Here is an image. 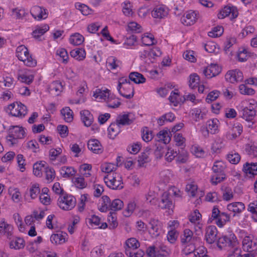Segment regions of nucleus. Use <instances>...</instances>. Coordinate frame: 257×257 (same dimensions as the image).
Wrapping results in <instances>:
<instances>
[{
	"label": "nucleus",
	"instance_id": "09e8293b",
	"mask_svg": "<svg viewBox=\"0 0 257 257\" xmlns=\"http://www.w3.org/2000/svg\"><path fill=\"white\" fill-rule=\"evenodd\" d=\"M226 159L231 164H237L240 160V156L236 151H231L227 155Z\"/></svg>",
	"mask_w": 257,
	"mask_h": 257
},
{
	"label": "nucleus",
	"instance_id": "f03ea898",
	"mask_svg": "<svg viewBox=\"0 0 257 257\" xmlns=\"http://www.w3.org/2000/svg\"><path fill=\"white\" fill-rule=\"evenodd\" d=\"M104 181L108 187L113 190H120L123 187L121 176L118 173L108 174L104 177Z\"/></svg>",
	"mask_w": 257,
	"mask_h": 257
},
{
	"label": "nucleus",
	"instance_id": "b1692460",
	"mask_svg": "<svg viewBox=\"0 0 257 257\" xmlns=\"http://www.w3.org/2000/svg\"><path fill=\"white\" fill-rule=\"evenodd\" d=\"M110 94V91L107 88L96 89L93 92V96L99 101L105 102Z\"/></svg>",
	"mask_w": 257,
	"mask_h": 257
},
{
	"label": "nucleus",
	"instance_id": "49530a36",
	"mask_svg": "<svg viewBox=\"0 0 257 257\" xmlns=\"http://www.w3.org/2000/svg\"><path fill=\"white\" fill-rule=\"evenodd\" d=\"M206 111L199 108H195L191 111V114L196 121H198L200 119H203L206 115Z\"/></svg>",
	"mask_w": 257,
	"mask_h": 257
},
{
	"label": "nucleus",
	"instance_id": "6ab92c4d",
	"mask_svg": "<svg viewBox=\"0 0 257 257\" xmlns=\"http://www.w3.org/2000/svg\"><path fill=\"white\" fill-rule=\"evenodd\" d=\"M173 206L172 200L169 196V193L167 192H164L159 202V207L162 209H170Z\"/></svg>",
	"mask_w": 257,
	"mask_h": 257
},
{
	"label": "nucleus",
	"instance_id": "37998d69",
	"mask_svg": "<svg viewBox=\"0 0 257 257\" xmlns=\"http://www.w3.org/2000/svg\"><path fill=\"white\" fill-rule=\"evenodd\" d=\"M84 41V37L82 35L77 33L71 35L69 38L70 43L74 46H77L82 44Z\"/></svg>",
	"mask_w": 257,
	"mask_h": 257
},
{
	"label": "nucleus",
	"instance_id": "338daca9",
	"mask_svg": "<svg viewBox=\"0 0 257 257\" xmlns=\"http://www.w3.org/2000/svg\"><path fill=\"white\" fill-rule=\"evenodd\" d=\"M224 147V143L222 139L218 138L216 140L215 142L212 144L211 150L214 153H219L220 151Z\"/></svg>",
	"mask_w": 257,
	"mask_h": 257
},
{
	"label": "nucleus",
	"instance_id": "a878e982",
	"mask_svg": "<svg viewBox=\"0 0 257 257\" xmlns=\"http://www.w3.org/2000/svg\"><path fill=\"white\" fill-rule=\"evenodd\" d=\"M168 14L167 8L163 6L156 7L152 12V15L155 18L162 19L166 17Z\"/></svg>",
	"mask_w": 257,
	"mask_h": 257
},
{
	"label": "nucleus",
	"instance_id": "a19ab883",
	"mask_svg": "<svg viewBox=\"0 0 257 257\" xmlns=\"http://www.w3.org/2000/svg\"><path fill=\"white\" fill-rule=\"evenodd\" d=\"M70 55L76 60L81 61L85 58L86 53L83 49L76 48L70 52Z\"/></svg>",
	"mask_w": 257,
	"mask_h": 257
},
{
	"label": "nucleus",
	"instance_id": "680f3d73",
	"mask_svg": "<svg viewBox=\"0 0 257 257\" xmlns=\"http://www.w3.org/2000/svg\"><path fill=\"white\" fill-rule=\"evenodd\" d=\"M200 82L199 76L196 73H193L189 76V85L194 89L197 87Z\"/></svg>",
	"mask_w": 257,
	"mask_h": 257
},
{
	"label": "nucleus",
	"instance_id": "c85d7f7f",
	"mask_svg": "<svg viewBox=\"0 0 257 257\" xmlns=\"http://www.w3.org/2000/svg\"><path fill=\"white\" fill-rule=\"evenodd\" d=\"M110 199L107 196H102L99 200L98 205L99 210L102 212H105L110 210Z\"/></svg>",
	"mask_w": 257,
	"mask_h": 257
},
{
	"label": "nucleus",
	"instance_id": "bf43d9fd",
	"mask_svg": "<svg viewBox=\"0 0 257 257\" xmlns=\"http://www.w3.org/2000/svg\"><path fill=\"white\" fill-rule=\"evenodd\" d=\"M56 55L60 57L59 61L64 63L68 62L69 57L67 51L64 48L58 49L56 51Z\"/></svg>",
	"mask_w": 257,
	"mask_h": 257
},
{
	"label": "nucleus",
	"instance_id": "4d7b16f0",
	"mask_svg": "<svg viewBox=\"0 0 257 257\" xmlns=\"http://www.w3.org/2000/svg\"><path fill=\"white\" fill-rule=\"evenodd\" d=\"M40 192L39 186L37 183L32 184L28 191V193L32 199L36 198Z\"/></svg>",
	"mask_w": 257,
	"mask_h": 257
},
{
	"label": "nucleus",
	"instance_id": "c9c22d12",
	"mask_svg": "<svg viewBox=\"0 0 257 257\" xmlns=\"http://www.w3.org/2000/svg\"><path fill=\"white\" fill-rule=\"evenodd\" d=\"M125 252L126 250H128V251H131V250H134L137 248H138L140 244L139 241L134 237H131L127 239L125 242Z\"/></svg>",
	"mask_w": 257,
	"mask_h": 257
},
{
	"label": "nucleus",
	"instance_id": "ddd939ff",
	"mask_svg": "<svg viewBox=\"0 0 257 257\" xmlns=\"http://www.w3.org/2000/svg\"><path fill=\"white\" fill-rule=\"evenodd\" d=\"M221 71V68L217 64H211L204 67L202 73L207 78H211L218 75Z\"/></svg>",
	"mask_w": 257,
	"mask_h": 257
},
{
	"label": "nucleus",
	"instance_id": "bb28decb",
	"mask_svg": "<svg viewBox=\"0 0 257 257\" xmlns=\"http://www.w3.org/2000/svg\"><path fill=\"white\" fill-rule=\"evenodd\" d=\"M12 16L15 19L18 20H23L28 16V12L27 10L23 7H18L12 9L11 10Z\"/></svg>",
	"mask_w": 257,
	"mask_h": 257
},
{
	"label": "nucleus",
	"instance_id": "5701e85b",
	"mask_svg": "<svg viewBox=\"0 0 257 257\" xmlns=\"http://www.w3.org/2000/svg\"><path fill=\"white\" fill-rule=\"evenodd\" d=\"M119 93L126 98H131L134 95L133 85L131 83L122 87H117Z\"/></svg>",
	"mask_w": 257,
	"mask_h": 257
},
{
	"label": "nucleus",
	"instance_id": "e2e57ef3",
	"mask_svg": "<svg viewBox=\"0 0 257 257\" xmlns=\"http://www.w3.org/2000/svg\"><path fill=\"white\" fill-rule=\"evenodd\" d=\"M18 79L22 82L30 84L33 81L34 76L33 75L25 72L19 74L18 76Z\"/></svg>",
	"mask_w": 257,
	"mask_h": 257
},
{
	"label": "nucleus",
	"instance_id": "2eb2a0df",
	"mask_svg": "<svg viewBox=\"0 0 257 257\" xmlns=\"http://www.w3.org/2000/svg\"><path fill=\"white\" fill-rule=\"evenodd\" d=\"M217 230L214 225H210L205 230V239L206 242L212 244L216 240Z\"/></svg>",
	"mask_w": 257,
	"mask_h": 257
},
{
	"label": "nucleus",
	"instance_id": "c03bdc74",
	"mask_svg": "<svg viewBox=\"0 0 257 257\" xmlns=\"http://www.w3.org/2000/svg\"><path fill=\"white\" fill-rule=\"evenodd\" d=\"M130 79L137 84L144 83L146 82V78L141 73L137 72H132L129 75Z\"/></svg>",
	"mask_w": 257,
	"mask_h": 257
},
{
	"label": "nucleus",
	"instance_id": "5fc2aeb1",
	"mask_svg": "<svg viewBox=\"0 0 257 257\" xmlns=\"http://www.w3.org/2000/svg\"><path fill=\"white\" fill-rule=\"evenodd\" d=\"M226 179L225 174L213 173L211 176V182L213 185H217Z\"/></svg>",
	"mask_w": 257,
	"mask_h": 257
},
{
	"label": "nucleus",
	"instance_id": "72a5a7b5",
	"mask_svg": "<svg viewBox=\"0 0 257 257\" xmlns=\"http://www.w3.org/2000/svg\"><path fill=\"white\" fill-rule=\"evenodd\" d=\"M105 103L108 107L114 109L119 107L121 104L120 99L112 93L109 95Z\"/></svg>",
	"mask_w": 257,
	"mask_h": 257
},
{
	"label": "nucleus",
	"instance_id": "393cba45",
	"mask_svg": "<svg viewBox=\"0 0 257 257\" xmlns=\"http://www.w3.org/2000/svg\"><path fill=\"white\" fill-rule=\"evenodd\" d=\"M242 171L249 177L257 175V163L246 162L243 166Z\"/></svg>",
	"mask_w": 257,
	"mask_h": 257
},
{
	"label": "nucleus",
	"instance_id": "39448f33",
	"mask_svg": "<svg viewBox=\"0 0 257 257\" xmlns=\"http://www.w3.org/2000/svg\"><path fill=\"white\" fill-rule=\"evenodd\" d=\"M230 215L227 213L220 212L218 208L214 207L212 210L211 218L215 220V223L220 228L223 227L230 221Z\"/></svg>",
	"mask_w": 257,
	"mask_h": 257
},
{
	"label": "nucleus",
	"instance_id": "e433bc0d",
	"mask_svg": "<svg viewBox=\"0 0 257 257\" xmlns=\"http://www.w3.org/2000/svg\"><path fill=\"white\" fill-rule=\"evenodd\" d=\"M173 177L171 171L169 170H164L160 174V182L164 184L170 183L173 179Z\"/></svg>",
	"mask_w": 257,
	"mask_h": 257
},
{
	"label": "nucleus",
	"instance_id": "0eeeda50",
	"mask_svg": "<svg viewBox=\"0 0 257 257\" xmlns=\"http://www.w3.org/2000/svg\"><path fill=\"white\" fill-rule=\"evenodd\" d=\"M10 113L14 116L24 117L27 113V107L21 102H16L8 106Z\"/></svg>",
	"mask_w": 257,
	"mask_h": 257
},
{
	"label": "nucleus",
	"instance_id": "13d9d810",
	"mask_svg": "<svg viewBox=\"0 0 257 257\" xmlns=\"http://www.w3.org/2000/svg\"><path fill=\"white\" fill-rule=\"evenodd\" d=\"M21 61H22L24 64L28 67H34L37 65V60L30 53Z\"/></svg>",
	"mask_w": 257,
	"mask_h": 257
},
{
	"label": "nucleus",
	"instance_id": "69168bd1",
	"mask_svg": "<svg viewBox=\"0 0 257 257\" xmlns=\"http://www.w3.org/2000/svg\"><path fill=\"white\" fill-rule=\"evenodd\" d=\"M242 105L243 109H253L257 107V102L253 99L245 100L242 102Z\"/></svg>",
	"mask_w": 257,
	"mask_h": 257
},
{
	"label": "nucleus",
	"instance_id": "a211bd4d",
	"mask_svg": "<svg viewBox=\"0 0 257 257\" xmlns=\"http://www.w3.org/2000/svg\"><path fill=\"white\" fill-rule=\"evenodd\" d=\"M133 121V118L131 114L128 113L122 112L117 115L115 122L120 127L131 124Z\"/></svg>",
	"mask_w": 257,
	"mask_h": 257
},
{
	"label": "nucleus",
	"instance_id": "473e14b6",
	"mask_svg": "<svg viewBox=\"0 0 257 257\" xmlns=\"http://www.w3.org/2000/svg\"><path fill=\"white\" fill-rule=\"evenodd\" d=\"M121 127L115 122L111 123L107 128L108 137L114 139L121 132Z\"/></svg>",
	"mask_w": 257,
	"mask_h": 257
},
{
	"label": "nucleus",
	"instance_id": "dca6fc26",
	"mask_svg": "<svg viewBox=\"0 0 257 257\" xmlns=\"http://www.w3.org/2000/svg\"><path fill=\"white\" fill-rule=\"evenodd\" d=\"M245 205L241 202H234L227 205V210L233 213V216L240 214L245 210Z\"/></svg>",
	"mask_w": 257,
	"mask_h": 257
},
{
	"label": "nucleus",
	"instance_id": "603ef678",
	"mask_svg": "<svg viewBox=\"0 0 257 257\" xmlns=\"http://www.w3.org/2000/svg\"><path fill=\"white\" fill-rule=\"evenodd\" d=\"M64 119L67 122H71L73 119V111L68 107H65L61 110Z\"/></svg>",
	"mask_w": 257,
	"mask_h": 257
},
{
	"label": "nucleus",
	"instance_id": "58836bf2",
	"mask_svg": "<svg viewBox=\"0 0 257 257\" xmlns=\"http://www.w3.org/2000/svg\"><path fill=\"white\" fill-rule=\"evenodd\" d=\"M251 53L244 48H240L237 53L236 58L239 62H243L246 61L249 57H250Z\"/></svg>",
	"mask_w": 257,
	"mask_h": 257
},
{
	"label": "nucleus",
	"instance_id": "ea45409f",
	"mask_svg": "<svg viewBox=\"0 0 257 257\" xmlns=\"http://www.w3.org/2000/svg\"><path fill=\"white\" fill-rule=\"evenodd\" d=\"M142 42L144 45L151 46L157 43V40L155 39L154 36L151 34L145 33L142 35Z\"/></svg>",
	"mask_w": 257,
	"mask_h": 257
},
{
	"label": "nucleus",
	"instance_id": "6e6552de",
	"mask_svg": "<svg viewBox=\"0 0 257 257\" xmlns=\"http://www.w3.org/2000/svg\"><path fill=\"white\" fill-rule=\"evenodd\" d=\"M162 227L161 221L157 219H151L149 224V232L153 238H156L162 233Z\"/></svg>",
	"mask_w": 257,
	"mask_h": 257
},
{
	"label": "nucleus",
	"instance_id": "423d86ee",
	"mask_svg": "<svg viewBox=\"0 0 257 257\" xmlns=\"http://www.w3.org/2000/svg\"><path fill=\"white\" fill-rule=\"evenodd\" d=\"M30 13L33 19L38 21L46 20L49 16L48 10L43 6L38 5L32 7Z\"/></svg>",
	"mask_w": 257,
	"mask_h": 257
},
{
	"label": "nucleus",
	"instance_id": "4c0bfd02",
	"mask_svg": "<svg viewBox=\"0 0 257 257\" xmlns=\"http://www.w3.org/2000/svg\"><path fill=\"white\" fill-rule=\"evenodd\" d=\"M63 86L59 81H54L51 83L49 86L50 92L55 95H58L63 90Z\"/></svg>",
	"mask_w": 257,
	"mask_h": 257
},
{
	"label": "nucleus",
	"instance_id": "79ce46f5",
	"mask_svg": "<svg viewBox=\"0 0 257 257\" xmlns=\"http://www.w3.org/2000/svg\"><path fill=\"white\" fill-rule=\"evenodd\" d=\"M49 30V27L47 24L37 26L35 30L33 31L32 35L35 38H39L40 36L44 35Z\"/></svg>",
	"mask_w": 257,
	"mask_h": 257
},
{
	"label": "nucleus",
	"instance_id": "8fccbe9b",
	"mask_svg": "<svg viewBox=\"0 0 257 257\" xmlns=\"http://www.w3.org/2000/svg\"><path fill=\"white\" fill-rule=\"evenodd\" d=\"M27 48L24 45H20L17 48L16 56L20 61H21L29 54Z\"/></svg>",
	"mask_w": 257,
	"mask_h": 257
},
{
	"label": "nucleus",
	"instance_id": "c756f323",
	"mask_svg": "<svg viewBox=\"0 0 257 257\" xmlns=\"http://www.w3.org/2000/svg\"><path fill=\"white\" fill-rule=\"evenodd\" d=\"M47 165L45 161H40L35 163L33 165V174L34 175L39 177H41L43 172L45 171Z\"/></svg>",
	"mask_w": 257,
	"mask_h": 257
},
{
	"label": "nucleus",
	"instance_id": "cd10ccee",
	"mask_svg": "<svg viewBox=\"0 0 257 257\" xmlns=\"http://www.w3.org/2000/svg\"><path fill=\"white\" fill-rule=\"evenodd\" d=\"M81 119L84 125L88 127L90 126L93 122V116L91 112L88 110H83L80 112Z\"/></svg>",
	"mask_w": 257,
	"mask_h": 257
},
{
	"label": "nucleus",
	"instance_id": "20e7f679",
	"mask_svg": "<svg viewBox=\"0 0 257 257\" xmlns=\"http://www.w3.org/2000/svg\"><path fill=\"white\" fill-rule=\"evenodd\" d=\"M238 245L237 238L232 232H229L228 234L222 235L217 240V246L220 248L226 247L231 248Z\"/></svg>",
	"mask_w": 257,
	"mask_h": 257
},
{
	"label": "nucleus",
	"instance_id": "f257e3e1",
	"mask_svg": "<svg viewBox=\"0 0 257 257\" xmlns=\"http://www.w3.org/2000/svg\"><path fill=\"white\" fill-rule=\"evenodd\" d=\"M26 135L25 128L18 125L11 126L7 137V142L9 146H14L18 143V140L23 139Z\"/></svg>",
	"mask_w": 257,
	"mask_h": 257
},
{
	"label": "nucleus",
	"instance_id": "4be33fe9",
	"mask_svg": "<svg viewBox=\"0 0 257 257\" xmlns=\"http://www.w3.org/2000/svg\"><path fill=\"white\" fill-rule=\"evenodd\" d=\"M88 221L92 227H95L99 229H106L108 226L106 222H102L101 218L96 215H91L88 219Z\"/></svg>",
	"mask_w": 257,
	"mask_h": 257
},
{
	"label": "nucleus",
	"instance_id": "412c9836",
	"mask_svg": "<svg viewBox=\"0 0 257 257\" xmlns=\"http://www.w3.org/2000/svg\"><path fill=\"white\" fill-rule=\"evenodd\" d=\"M68 240V235L66 232H59L53 234L50 237L51 242L55 244H61L66 242Z\"/></svg>",
	"mask_w": 257,
	"mask_h": 257
},
{
	"label": "nucleus",
	"instance_id": "864d4df0",
	"mask_svg": "<svg viewBox=\"0 0 257 257\" xmlns=\"http://www.w3.org/2000/svg\"><path fill=\"white\" fill-rule=\"evenodd\" d=\"M12 229L11 225L6 222L4 219L0 220V234L9 235Z\"/></svg>",
	"mask_w": 257,
	"mask_h": 257
},
{
	"label": "nucleus",
	"instance_id": "1a4fd4ad",
	"mask_svg": "<svg viewBox=\"0 0 257 257\" xmlns=\"http://www.w3.org/2000/svg\"><path fill=\"white\" fill-rule=\"evenodd\" d=\"M186 191L189 196L198 198L195 202V204H200L201 201V198L203 196L204 193L201 191H198V187L195 183L191 182L188 184L186 187Z\"/></svg>",
	"mask_w": 257,
	"mask_h": 257
},
{
	"label": "nucleus",
	"instance_id": "7c9ffc66",
	"mask_svg": "<svg viewBox=\"0 0 257 257\" xmlns=\"http://www.w3.org/2000/svg\"><path fill=\"white\" fill-rule=\"evenodd\" d=\"M77 171L74 167L71 166H64L60 169L61 176L65 178H70L75 176Z\"/></svg>",
	"mask_w": 257,
	"mask_h": 257
},
{
	"label": "nucleus",
	"instance_id": "052dcab7",
	"mask_svg": "<svg viewBox=\"0 0 257 257\" xmlns=\"http://www.w3.org/2000/svg\"><path fill=\"white\" fill-rule=\"evenodd\" d=\"M117 167V165L111 163H104L101 166V170L102 172L109 173L115 171Z\"/></svg>",
	"mask_w": 257,
	"mask_h": 257
},
{
	"label": "nucleus",
	"instance_id": "f704fd0d",
	"mask_svg": "<svg viewBox=\"0 0 257 257\" xmlns=\"http://www.w3.org/2000/svg\"><path fill=\"white\" fill-rule=\"evenodd\" d=\"M157 141L163 143L165 144H168L171 141L170 132L167 130L160 131L157 135Z\"/></svg>",
	"mask_w": 257,
	"mask_h": 257
},
{
	"label": "nucleus",
	"instance_id": "f3484780",
	"mask_svg": "<svg viewBox=\"0 0 257 257\" xmlns=\"http://www.w3.org/2000/svg\"><path fill=\"white\" fill-rule=\"evenodd\" d=\"M220 122L217 118L209 119L206 122V134L208 135L209 133L211 134H217L219 131V126Z\"/></svg>",
	"mask_w": 257,
	"mask_h": 257
},
{
	"label": "nucleus",
	"instance_id": "3c124183",
	"mask_svg": "<svg viewBox=\"0 0 257 257\" xmlns=\"http://www.w3.org/2000/svg\"><path fill=\"white\" fill-rule=\"evenodd\" d=\"M226 168V165L222 161H216L214 163L212 169L213 173H224V170Z\"/></svg>",
	"mask_w": 257,
	"mask_h": 257
},
{
	"label": "nucleus",
	"instance_id": "0e129e2a",
	"mask_svg": "<svg viewBox=\"0 0 257 257\" xmlns=\"http://www.w3.org/2000/svg\"><path fill=\"white\" fill-rule=\"evenodd\" d=\"M223 33V27L218 26L213 28L211 31L208 32V36L212 38H217L221 36Z\"/></svg>",
	"mask_w": 257,
	"mask_h": 257
},
{
	"label": "nucleus",
	"instance_id": "de8ad7c7",
	"mask_svg": "<svg viewBox=\"0 0 257 257\" xmlns=\"http://www.w3.org/2000/svg\"><path fill=\"white\" fill-rule=\"evenodd\" d=\"M25 246V241L21 238H15L12 239L10 242L11 248L20 249Z\"/></svg>",
	"mask_w": 257,
	"mask_h": 257
},
{
	"label": "nucleus",
	"instance_id": "f8f14e48",
	"mask_svg": "<svg viewBox=\"0 0 257 257\" xmlns=\"http://www.w3.org/2000/svg\"><path fill=\"white\" fill-rule=\"evenodd\" d=\"M243 78L242 72L238 69L229 70L225 75V80L231 83L241 82Z\"/></svg>",
	"mask_w": 257,
	"mask_h": 257
},
{
	"label": "nucleus",
	"instance_id": "7ed1b4c3",
	"mask_svg": "<svg viewBox=\"0 0 257 257\" xmlns=\"http://www.w3.org/2000/svg\"><path fill=\"white\" fill-rule=\"evenodd\" d=\"M75 198L70 194H62L58 199L57 204L59 207L64 210H70L76 205Z\"/></svg>",
	"mask_w": 257,
	"mask_h": 257
},
{
	"label": "nucleus",
	"instance_id": "774afa93",
	"mask_svg": "<svg viewBox=\"0 0 257 257\" xmlns=\"http://www.w3.org/2000/svg\"><path fill=\"white\" fill-rule=\"evenodd\" d=\"M241 251L237 245L230 248L227 254V257H241Z\"/></svg>",
	"mask_w": 257,
	"mask_h": 257
},
{
	"label": "nucleus",
	"instance_id": "9d476101",
	"mask_svg": "<svg viewBox=\"0 0 257 257\" xmlns=\"http://www.w3.org/2000/svg\"><path fill=\"white\" fill-rule=\"evenodd\" d=\"M198 18L199 13L197 11L190 10L184 14L181 21L184 25L191 26L195 24Z\"/></svg>",
	"mask_w": 257,
	"mask_h": 257
},
{
	"label": "nucleus",
	"instance_id": "2f4dec72",
	"mask_svg": "<svg viewBox=\"0 0 257 257\" xmlns=\"http://www.w3.org/2000/svg\"><path fill=\"white\" fill-rule=\"evenodd\" d=\"M256 242L253 241L252 237L250 236H245L242 241V248L243 250L251 252L253 248L256 245Z\"/></svg>",
	"mask_w": 257,
	"mask_h": 257
},
{
	"label": "nucleus",
	"instance_id": "a18cd8bd",
	"mask_svg": "<svg viewBox=\"0 0 257 257\" xmlns=\"http://www.w3.org/2000/svg\"><path fill=\"white\" fill-rule=\"evenodd\" d=\"M120 64V61L114 56H109L106 60L107 66L111 70L116 69Z\"/></svg>",
	"mask_w": 257,
	"mask_h": 257
},
{
	"label": "nucleus",
	"instance_id": "aec40b11",
	"mask_svg": "<svg viewBox=\"0 0 257 257\" xmlns=\"http://www.w3.org/2000/svg\"><path fill=\"white\" fill-rule=\"evenodd\" d=\"M88 148L95 154H101L103 151V148L100 142L96 139H92L88 141Z\"/></svg>",
	"mask_w": 257,
	"mask_h": 257
},
{
	"label": "nucleus",
	"instance_id": "4468645a",
	"mask_svg": "<svg viewBox=\"0 0 257 257\" xmlns=\"http://www.w3.org/2000/svg\"><path fill=\"white\" fill-rule=\"evenodd\" d=\"M87 85L85 81L82 82L76 92L77 96H78L77 99H72L70 100V103L72 104H80L84 103L86 101V97L84 96V93L87 89Z\"/></svg>",
	"mask_w": 257,
	"mask_h": 257
},
{
	"label": "nucleus",
	"instance_id": "6e6d98bb",
	"mask_svg": "<svg viewBox=\"0 0 257 257\" xmlns=\"http://www.w3.org/2000/svg\"><path fill=\"white\" fill-rule=\"evenodd\" d=\"M256 115V111L253 109H242V117L246 121H251L253 119Z\"/></svg>",
	"mask_w": 257,
	"mask_h": 257
},
{
	"label": "nucleus",
	"instance_id": "9b49d317",
	"mask_svg": "<svg viewBox=\"0 0 257 257\" xmlns=\"http://www.w3.org/2000/svg\"><path fill=\"white\" fill-rule=\"evenodd\" d=\"M238 15V11L235 7L227 6L224 7L218 14V18L223 19L229 17L230 19H235Z\"/></svg>",
	"mask_w": 257,
	"mask_h": 257
}]
</instances>
